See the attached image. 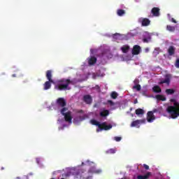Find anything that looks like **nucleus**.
Masks as SVG:
<instances>
[{"instance_id":"1","label":"nucleus","mask_w":179,"mask_h":179,"mask_svg":"<svg viewBox=\"0 0 179 179\" xmlns=\"http://www.w3.org/2000/svg\"><path fill=\"white\" fill-rule=\"evenodd\" d=\"M73 81L71 80V79L62 78L57 81V84L55 85V89L57 90H71L70 85H73Z\"/></svg>"},{"instance_id":"2","label":"nucleus","mask_w":179,"mask_h":179,"mask_svg":"<svg viewBox=\"0 0 179 179\" xmlns=\"http://www.w3.org/2000/svg\"><path fill=\"white\" fill-rule=\"evenodd\" d=\"M166 110L171 116V118H177V117H179V103H175L173 106H168Z\"/></svg>"},{"instance_id":"3","label":"nucleus","mask_w":179,"mask_h":179,"mask_svg":"<svg viewBox=\"0 0 179 179\" xmlns=\"http://www.w3.org/2000/svg\"><path fill=\"white\" fill-rule=\"evenodd\" d=\"M46 78L48 81H46L43 84V90L51 89V83H54V80H52V71L51 70H48L46 71Z\"/></svg>"},{"instance_id":"4","label":"nucleus","mask_w":179,"mask_h":179,"mask_svg":"<svg viewBox=\"0 0 179 179\" xmlns=\"http://www.w3.org/2000/svg\"><path fill=\"white\" fill-rule=\"evenodd\" d=\"M54 110L61 111L62 108H66V100L64 98H58L56 100V103L52 105Z\"/></svg>"},{"instance_id":"5","label":"nucleus","mask_w":179,"mask_h":179,"mask_svg":"<svg viewBox=\"0 0 179 179\" xmlns=\"http://www.w3.org/2000/svg\"><path fill=\"white\" fill-rule=\"evenodd\" d=\"M62 115L64 116L66 122H72V112L68 110V108H63L60 110Z\"/></svg>"},{"instance_id":"6","label":"nucleus","mask_w":179,"mask_h":179,"mask_svg":"<svg viewBox=\"0 0 179 179\" xmlns=\"http://www.w3.org/2000/svg\"><path fill=\"white\" fill-rule=\"evenodd\" d=\"M113 128V125L108 124L107 125V123L103 122L101 124V128L96 129V132H100V131H108L109 129H111Z\"/></svg>"},{"instance_id":"7","label":"nucleus","mask_w":179,"mask_h":179,"mask_svg":"<svg viewBox=\"0 0 179 179\" xmlns=\"http://www.w3.org/2000/svg\"><path fill=\"white\" fill-rule=\"evenodd\" d=\"M156 120V117L153 114L152 111H148L147 113V121L148 122H153Z\"/></svg>"},{"instance_id":"8","label":"nucleus","mask_w":179,"mask_h":179,"mask_svg":"<svg viewBox=\"0 0 179 179\" xmlns=\"http://www.w3.org/2000/svg\"><path fill=\"white\" fill-rule=\"evenodd\" d=\"M131 53L133 55H139L141 54V46L135 45L133 47Z\"/></svg>"},{"instance_id":"9","label":"nucleus","mask_w":179,"mask_h":179,"mask_svg":"<svg viewBox=\"0 0 179 179\" xmlns=\"http://www.w3.org/2000/svg\"><path fill=\"white\" fill-rule=\"evenodd\" d=\"M151 13L152 14V16H155V17L160 16V8L157 7L152 8L151 10Z\"/></svg>"},{"instance_id":"10","label":"nucleus","mask_w":179,"mask_h":179,"mask_svg":"<svg viewBox=\"0 0 179 179\" xmlns=\"http://www.w3.org/2000/svg\"><path fill=\"white\" fill-rule=\"evenodd\" d=\"M145 120H134L131 122V127H138L140 124H145Z\"/></svg>"},{"instance_id":"11","label":"nucleus","mask_w":179,"mask_h":179,"mask_svg":"<svg viewBox=\"0 0 179 179\" xmlns=\"http://www.w3.org/2000/svg\"><path fill=\"white\" fill-rule=\"evenodd\" d=\"M83 101H85L86 104H92L93 99H92V96L90 95L87 94L83 96Z\"/></svg>"},{"instance_id":"12","label":"nucleus","mask_w":179,"mask_h":179,"mask_svg":"<svg viewBox=\"0 0 179 179\" xmlns=\"http://www.w3.org/2000/svg\"><path fill=\"white\" fill-rule=\"evenodd\" d=\"M96 62H97V58H96L95 57H91L90 58L88 59V64L90 66L94 65Z\"/></svg>"},{"instance_id":"13","label":"nucleus","mask_w":179,"mask_h":179,"mask_svg":"<svg viewBox=\"0 0 179 179\" xmlns=\"http://www.w3.org/2000/svg\"><path fill=\"white\" fill-rule=\"evenodd\" d=\"M141 24L144 27L149 26V24H150V20L148 18H143L141 20Z\"/></svg>"},{"instance_id":"14","label":"nucleus","mask_w":179,"mask_h":179,"mask_svg":"<svg viewBox=\"0 0 179 179\" xmlns=\"http://www.w3.org/2000/svg\"><path fill=\"white\" fill-rule=\"evenodd\" d=\"M100 117H107L110 115V110H103L99 113Z\"/></svg>"},{"instance_id":"15","label":"nucleus","mask_w":179,"mask_h":179,"mask_svg":"<svg viewBox=\"0 0 179 179\" xmlns=\"http://www.w3.org/2000/svg\"><path fill=\"white\" fill-rule=\"evenodd\" d=\"M129 45H124L121 48V51L123 52V54H127L128 51H129Z\"/></svg>"},{"instance_id":"16","label":"nucleus","mask_w":179,"mask_h":179,"mask_svg":"<svg viewBox=\"0 0 179 179\" xmlns=\"http://www.w3.org/2000/svg\"><path fill=\"white\" fill-rule=\"evenodd\" d=\"M176 53V48L174 46H170L168 49V54L169 55H173Z\"/></svg>"},{"instance_id":"17","label":"nucleus","mask_w":179,"mask_h":179,"mask_svg":"<svg viewBox=\"0 0 179 179\" xmlns=\"http://www.w3.org/2000/svg\"><path fill=\"white\" fill-rule=\"evenodd\" d=\"M152 175V173L150 172H148L144 176H138L137 178H141V179H148L149 177H150V176Z\"/></svg>"},{"instance_id":"18","label":"nucleus","mask_w":179,"mask_h":179,"mask_svg":"<svg viewBox=\"0 0 179 179\" xmlns=\"http://www.w3.org/2000/svg\"><path fill=\"white\" fill-rule=\"evenodd\" d=\"M154 93H162V88L159 85H155L152 87Z\"/></svg>"},{"instance_id":"19","label":"nucleus","mask_w":179,"mask_h":179,"mask_svg":"<svg viewBox=\"0 0 179 179\" xmlns=\"http://www.w3.org/2000/svg\"><path fill=\"white\" fill-rule=\"evenodd\" d=\"M155 98L157 99V100H158L159 101H166V96H164V95H160V94L156 95Z\"/></svg>"},{"instance_id":"20","label":"nucleus","mask_w":179,"mask_h":179,"mask_svg":"<svg viewBox=\"0 0 179 179\" xmlns=\"http://www.w3.org/2000/svg\"><path fill=\"white\" fill-rule=\"evenodd\" d=\"M91 124L92 125H96V127H98L99 129L101 128V124H100V122L96 120H91Z\"/></svg>"},{"instance_id":"21","label":"nucleus","mask_w":179,"mask_h":179,"mask_svg":"<svg viewBox=\"0 0 179 179\" xmlns=\"http://www.w3.org/2000/svg\"><path fill=\"white\" fill-rule=\"evenodd\" d=\"M136 115H143L145 114V110L141 108H138L136 110Z\"/></svg>"},{"instance_id":"22","label":"nucleus","mask_w":179,"mask_h":179,"mask_svg":"<svg viewBox=\"0 0 179 179\" xmlns=\"http://www.w3.org/2000/svg\"><path fill=\"white\" fill-rule=\"evenodd\" d=\"M163 83H166V85H170V78H165L164 80H162L160 83H159V85H163Z\"/></svg>"},{"instance_id":"23","label":"nucleus","mask_w":179,"mask_h":179,"mask_svg":"<svg viewBox=\"0 0 179 179\" xmlns=\"http://www.w3.org/2000/svg\"><path fill=\"white\" fill-rule=\"evenodd\" d=\"M166 30H168V31H175L176 27L171 25H167Z\"/></svg>"},{"instance_id":"24","label":"nucleus","mask_w":179,"mask_h":179,"mask_svg":"<svg viewBox=\"0 0 179 179\" xmlns=\"http://www.w3.org/2000/svg\"><path fill=\"white\" fill-rule=\"evenodd\" d=\"M115 152H116L115 149L110 148V149L108 150L107 151H106V153L107 155H114V153H115Z\"/></svg>"},{"instance_id":"25","label":"nucleus","mask_w":179,"mask_h":179,"mask_svg":"<svg viewBox=\"0 0 179 179\" xmlns=\"http://www.w3.org/2000/svg\"><path fill=\"white\" fill-rule=\"evenodd\" d=\"M117 13L118 16H124V15H125V10L122 9H119L117 11Z\"/></svg>"},{"instance_id":"26","label":"nucleus","mask_w":179,"mask_h":179,"mask_svg":"<svg viewBox=\"0 0 179 179\" xmlns=\"http://www.w3.org/2000/svg\"><path fill=\"white\" fill-rule=\"evenodd\" d=\"M80 173H82V171L80 170H78V171H76L74 173V176H76V178H82V175H80Z\"/></svg>"},{"instance_id":"27","label":"nucleus","mask_w":179,"mask_h":179,"mask_svg":"<svg viewBox=\"0 0 179 179\" xmlns=\"http://www.w3.org/2000/svg\"><path fill=\"white\" fill-rule=\"evenodd\" d=\"M174 90L173 89H166V94H174Z\"/></svg>"},{"instance_id":"28","label":"nucleus","mask_w":179,"mask_h":179,"mask_svg":"<svg viewBox=\"0 0 179 179\" xmlns=\"http://www.w3.org/2000/svg\"><path fill=\"white\" fill-rule=\"evenodd\" d=\"M111 99H115L118 97V94L115 92H113L110 94Z\"/></svg>"},{"instance_id":"29","label":"nucleus","mask_w":179,"mask_h":179,"mask_svg":"<svg viewBox=\"0 0 179 179\" xmlns=\"http://www.w3.org/2000/svg\"><path fill=\"white\" fill-rule=\"evenodd\" d=\"M133 89H136L137 92H140L141 90V85L138 84L133 87Z\"/></svg>"},{"instance_id":"30","label":"nucleus","mask_w":179,"mask_h":179,"mask_svg":"<svg viewBox=\"0 0 179 179\" xmlns=\"http://www.w3.org/2000/svg\"><path fill=\"white\" fill-rule=\"evenodd\" d=\"M114 139H115V141L116 142H120V141H121V139H122V138L118 137V136H115V137L114 138Z\"/></svg>"},{"instance_id":"31","label":"nucleus","mask_w":179,"mask_h":179,"mask_svg":"<svg viewBox=\"0 0 179 179\" xmlns=\"http://www.w3.org/2000/svg\"><path fill=\"white\" fill-rule=\"evenodd\" d=\"M176 68H179V59H177L175 63Z\"/></svg>"},{"instance_id":"32","label":"nucleus","mask_w":179,"mask_h":179,"mask_svg":"<svg viewBox=\"0 0 179 179\" xmlns=\"http://www.w3.org/2000/svg\"><path fill=\"white\" fill-rule=\"evenodd\" d=\"M108 103L110 104V106H114L115 104L112 100H108Z\"/></svg>"},{"instance_id":"33","label":"nucleus","mask_w":179,"mask_h":179,"mask_svg":"<svg viewBox=\"0 0 179 179\" xmlns=\"http://www.w3.org/2000/svg\"><path fill=\"white\" fill-rule=\"evenodd\" d=\"M94 89H96V90H99V92H100V86L96 85V86L94 87Z\"/></svg>"},{"instance_id":"34","label":"nucleus","mask_w":179,"mask_h":179,"mask_svg":"<svg viewBox=\"0 0 179 179\" xmlns=\"http://www.w3.org/2000/svg\"><path fill=\"white\" fill-rule=\"evenodd\" d=\"M143 167L145 170H149V166L147 164H143Z\"/></svg>"},{"instance_id":"35","label":"nucleus","mask_w":179,"mask_h":179,"mask_svg":"<svg viewBox=\"0 0 179 179\" xmlns=\"http://www.w3.org/2000/svg\"><path fill=\"white\" fill-rule=\"evenodd\" d=\"M95 173H96V174H100V173H101V170L100 169L96 170Z\"/></svg>"},{"instance_id":"36","label":"nucleus","mask_w":179,"mask_h":179,"mask_svg":"<svg viewBox=\"0 0 179 179\" xmlns=\"http://www.w3.org/2000/svg\"><path fill=\"white\" fill-rule=\"evenodd\" d=\"M143 43H149V40L148 38H143Z\"/></svg>"},{"instance_id":"37","label":"nucleus","mask_w":179,"mask_h":179,"mask_svg":"<svg viewBox=\"0 0 179 179\" xmlns=\"http://www.w3.org/2000/svg\"><path fill=\"white\" fill-rule=\"evenodd\" d=\"M171 22L173 23H177V21L174 18H171Z\"/></svg>"},{"instance_id":"38","label":"nucleus","mask_w":179,"mask_h":179,"mask_svg":"<svg viewBox=\"0 0 179 179\" xmlns=\"http://www.w3.org/2000/svg\"><path fill=\"white\" fill-rule=\"evenodd\" d=\"M152 112L155 114V113H157V109H154Z\"/></svg>"},{"instance_id":"39","label":"nucleus","mask_w":179,"mask_h":179,"mask_svg":"<svg viewBox=\"0 0 179 179\" xmlns=\"http://www.w3.org/2000/svg\"><path fill=\"white\" fill-rule=\"evenodd\" d=\"M138 103V99H136L134 101V104H136Z\"/></svg>"},{"instance_id":"40","label":"nucleus","mask_w":179,"mask_h":179,"mask_svg":"<svg viewBox=\"0 0 179 179\" xmlns=\"http://www.w3.org/2000/svg\"><path fill=\"white\" fill-rule=\"evenodd\" d=\"M115 36H120V34H115L113 35V37H115Z\"/></svg>"},{"instance_id":"41","label":"nucleus","mask_w":179,"mask_h":179,"mask_svg":"<svg viewBox=\"0 0 179 179\" xmlns=\"http://www.w3.org/2000/svg\"><path fill=\"white\" fill-rule=\"evenodd\" d=\"M12 77H13V78H16V74H13V75H12Z\"/></svg>"},{"instance_id":"42","label":"nucleus","mask_w":179,"mask_h":179,"mask_svg":"<svg viewBox=\"0 0 179 179\" xmlns=\"http://www.w3.org/2000/svg\"><path fill=\"white\" fill-rule=\"evenodd\" d=\"M16 179H21L20 177H17Z\"/></svg>"},{"instance_id":"43","label":"nucleus","mask_w":179,"mask_h":179,"mask_svg":"<svg viewBox=\"0 0 179 179\" xmlns=\"http://www.w3.org/2000/svg\"><path fill=\"white\" fill-rule=\"evenodd\" d=\"M155 51H157V48H155Z\"/></svg>"},{"instance_id":"44","label":"nucleus","mask_w":179,"mask_h":179,"mask_svg":"<svg viewBox=\"0 0 179 179\" xmlns=\"http://www.w3.org/2000/svg\"><path fill=\"white\" fill-rule=\"evenodd\" d=\"M4 169V168L3 167H1V170H3Z\"/></svg>"},{"instance_id":"45","label":"nucleus","mask_w":179,"mask_h":179,"mask_svg":"<svg viewBox=\"0 0 179 179\" xmlns=\"http://www.w3.org/2000/svg\"><path fill=\"white\" fill-rule=\"evenodd\" d=\"M61 179H65V178H61Z\"/></svg>"},{"instance_id":"46","label":"nucleus","mask_w":179,"mask_h":179,"mask_svg":"<svg viewBox=\"0 0 179 179\" xmlns=\"http://www.w3.org/2000/svg\"><path fill=\"white\" fill-rule=\"evenodd\" d=\"M137 179H141V178H137Z\"/></svg>"}]
</instances>
